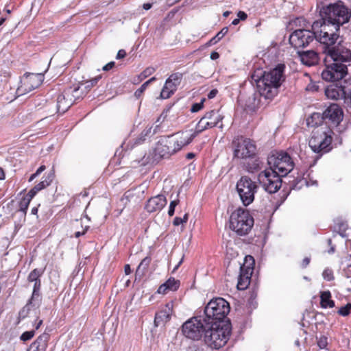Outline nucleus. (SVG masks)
Masks as SVG:
<instances>
[{
  "mask_svg": "<svg viewBox=\"0 0 351 351\" xmlns=\"http://www.w3.org/2000/svg\"><path fill=\"white\" fill-rule=\"evenodd\" d=\"M326 68L322 72V77L328 82L343 79L348 73L346 63L351 62V51L348 49L330 50L324 58Z\"/></svg>",
  "mask_w": 351,
  "mask_h": 351,
  "instance_id": "1",
  "label": "nucleus"
},
{
  "mask_svg": "<svg viewBox=\"0 0 351 351\" xmlns=\"http://www.w3.org/2000/svg\"><path fill=\"white\" fill-rule=\"evenodd\" d=\"M285 65L278 64L275 68L265 71L256 81L260 95L266 99H272L279 92V88L285 80Z\"/></svg>",
  "mask_w": 351,
  "mask_h": 351,
  "instance_id": "2",
  "label": "nucleus"
},
{
  "mask_svg": "<svg viewBox=\"0 0 351 351\" xmlns=\"http://www.w3.org/2000/svg\"><path fill=\"white\" fill-rule=\"evenodd\" d=\"M315 31V39L324 46V53L328 56L330 50L346 49L341 45L342 39L337 34L338 31L332 29V26L326 21H315L311 25Z\"/></svg>",
  "mask_w": 351,
  "mask_h": 351,
  "instance_id": "3",
  "label": "nucleus"
},
{
  "mask_svg": "<svg viewBox=\"0 0 351 351\" xmlns=\"http://www.w3.org/2000/svg\"><path fill=\"white\" fill-rule=\"evenodd\" d=\"M319 13L322 16L319 21H326L336 31H339V27L347 23L351 16L348 8L341 1L323 6Z\"/></svg>",
  "mask_w": 351,
  "mask_h": 351,
  "instance_id": "4",
  "label": "nucleus"
},
{
  "mask_svg": "<svg viewBox=\"0 0 351 351\" xmlns=\"http://www.w3.org/2000/svg\"><path fill=\"white\" fill-rule=\"evenodd\" d=\"M206 324L210 325V327L205 332V343L213 349H219L223 347L229 339L231 332L230 324L226 322Z\"/></svg>",
  "mask_w": 351,
  "mask_h": 351,
  "instance_id": "5",
  "label": "nucleus"
},
{
  "mask_svg": "<svg viewBox=\"0 0 351 351\" xmlns=\"http://www.w3.org/2000/svg\"><path fill=\"white\" fill-rule=\"evenodd\" d=\"M332 131L326 126L314 128L308 141L311 149L317 154L327 153L332 149Z\"/></svg>",
  "mask_w": 351,
  "mask_h": 351,
  "instance_id": "6",
  "label": "nucleus"
},
{
  "mask_svg": "<svg viewBox=\"0 0 351 351\" xmlns=\"http://www.w3.org/2000/svg\"><path fill=\"white\" fill-rule=\"evenodd\" d=\"M230 312V306L222 298L211 300L206 306L204 313L206 323L225 322L224 319Z\"/></svg>",
  "mask_w": 351,
  "mask_h": 351,
  "instance_id": "7",
  "label": "nucleus"
},
{
  "mask_svg": "<svg viewBox=\"0 0 351 351\" xmlns=\"http://www.w3.org/2000/svg\"><path fill=\"white\" fill-rule=\"evenodd\" d=\"M253 225L254 219L246 209L239 208L230 215V227L238 234H247L252 229Z\"/></svg>",
  "mask_w": 351,
  "mask_h": 351,
  "instance_id": "8",
  "label": "nucleus"
},
{
  "mask_svg": "<svg viewBox=\"0 0 351 351\" xmlns=\"http://www.w3.org/2000/svg\"><path fill=\"white\" fill-rule=\"evenodd\" d=\"M236 189L242 204L247 206L254 202L258 186L250 178L242 176L238 180Z\"/></svg>",
  "mask_w": 351,
  "mask_h": 351,
  "instance_id": "9",
  "label": "nucleus"
},
{
  "mask_svg": "<svg viewBox=\"0 0 351 351\" xmlns=\"http://www.w3.org/2000/svg\"><path fill=\"white\" fill-rule=\"evenodd\" d=\"M270 168L275 170L281 176H287L294 167V162L286 152H278L268 158Z\"/></svg>",
  "mask_w": 351,
  "mask_h": 351,
  "instance_id": "10",
  "label": "nucleus"
},
{
  "mask_svg": "<svg viewBox=\"0 0 351 351\" xmlns=\"http://www.w3.org/2000/svg\"><path fill=\"white\" fill-rule=\"evenodd\" d=\"M281 176L272 168L261 171L258 176V180L262 187L269 193L277 192L282 184Z\"/></svg>",
  "mask_w": 351,
  "mask_h": 351,
  "instance_id": "11",
  "label": "nucleus"
},
{
  "mask_svg": "<svg viewBox=\"0 0 351 351\" xmlns=\"http://www.w3.org/2000/svg\"><path fill=\"white\" fill-rule=\"evenodd\" d=\"M234 156L240 159L252 158L256 155V146L255 143L247 138L237 137L232 141Z\"/></svg>",
  "mask_w": 351,
  "mask_h": 351,
  "instance_id": "12",
  "label": "nucleus"
},
{
  "mask_svg": "<svg viewBox=\"0 0 351 351\" xmlns=\"http://www.w3.org/2000/svg\"><path fill=\"white\" fill-rule=\"evenodd\" d=\"M206 328L202 321L193 317L186 321L182 326L183 335L193 341H199L205 335Z\"/></svg>",
  "mask_w": 351,
  "mask_h": 351,
  "instance_id": "13",
  "label": "nucleus"
},
{
  "mask_svg": "<svg viewBox=\"0 0 351 351\" xmlns=\"http://www.w3.org/2000/svg\"><path fill=\"white\" fill-rule=\"evenodd\" d=\"M325 95L328 99L343 100L344 103L351 105V83L344 82L343 84H333L325 89Z\"/></svg>",
  "mask_w": 351,
  "mask_h": 351,
  "instance_id": "14",
  "label": "nucleus"
},
{
  "mask_svg": "<svg viewBox=\"0 0 351 351\" xmlns=\"http://www.w3.org/2000/svg\"><path fill=\"white\" fill-rule=\"evenodd\" d=\"M43 273V271L41 269H34L29 274L28 280L29 282H34V284L32 295L23 311H24L25 308L29 311L30 306H34L35 308H38L40 306L41 303V297L39 293L41 286L40 277L42 276Z\"/></svg>",
  "mask_w": 351,
  "mask_h": 351,
  "instance_id": "15",
  "label": "nucleus"
},
{
  "mask_svg": "<svg viewBox=\"0 0 351 351\" xmlns=\"http://www.w3.org/2000/svg\"><path fill=\"white\" fill-rule=\"evenodd\" d=\"M315 38V31L304 28L295 30L289 36V43L294 48L305 47Z\"/></svg>",
  "mask_w": 351,
  "mask_h": 351,
  "instance_id": "16",
  "label": "nucleus"
},
{
  "mask_svg": "<svg viewBox=\"0 0 351 351\" xmlns=\"http://www.w3.org/2000/svg\"><path fill=\"white\" fill-rule=\"evenodd\" d=\"M44 75L42 73H27L22 77L21 84L17 88L20 95L27 94L38 88L43 82Z\"/></svg>",
  "mask_w": 351,
  "mask_h": 351,
  "instance_id": "17",
  "label": "nucleus"
},
{
  "mask_svg": "<svg viewBox=\"0 0 351 351\" xmlns=\"http://www.w3.org/2000/svg\"><path fill=\"white\" fill-rule=\"evenodd\" d=\"M154 152L159 158H168L177 151L170 136H168L160 138L156 145Z\"/></svg>",
  "mask_w": 351,
  "mask_h": 351,
  "instance_id": "18",
  "label": "nucleus"
},
{
  "mask_svg": "<svg viewBox=\"0 0 351 351\" xmlns=\"http://www.w3.org/2000/svg\"><path fill=\"white\" fill-rule=\"evenodd\" d=\"M182 78V74L175 73L171 74L166 80L165 85L160 93V97L162 99L169 98L177 90L180 84Z\"/></svg>",
  "mask_w": 351,
  "mask_h": 351,
  "instance_id": "19",
  "label": "nucleus"
},
{
  "mask_svg": "<svg viewBox=\"0 0 351 351\" xmlns=\"http://www.w3.org/2000/svg\"><path fill=\"white\" fill-rule=\"evenodd\" d=\"M177 152L190 144L197 136L193 130H184L169 136Z\"/></svg>",
  "mask_w": 351,
  "mask_h": 351,
  "instance_id": "20",
  "label": "nucleus"
},
{
  "mask_svg": "<svg viewBox=\"0 0 351 351\" xmlns=\"http://www.w3.org/2000/svg\"><path fill=\"white\" fill-rule=\"evenodd\" d=\"M324 117L330 125L336 127L343 120V110L337 104H331L324 110Z\"/></svg>",
  "mask_w": 351,
  "mask_h": 351,
  "instance_id": "21",
  "label": "nucleus"
},
{
  "mask_svg": "<svg viewBox=\"0 0 351 351\" xmlns=\"http://www.w3.org/2000/svg\"><path fill=\"white\" fill-rule=\"evenodd\" d=\"M173 302H167L161 310L156 313L154 324L156 326L165 324L169 321L171 316L173 313Z\"/></svg>",
  "mask_w": 351,
  "mask_h": 351,
  "instance_id": "22",
  "label": "nucleus"
},
{
  "mask_svg": "<svg viewBox=\"0 0 351 351\" xmlns=\"http://www.w3.org/2000/svg\"><path fill=\"white\" fill-rule=\"evenodd\" d=\"M167 204V199L163 195H158L149 198L145 206V209L148 213H155L160 211Z\"/></svg>",
  "mask_w": 351,
  "mask_h": 351,
  "instance_id": "23",
  "label": "nucleus"
},
{
  "mask_svg": "<svg viewBox=\"0 0 351 351\" xmlns=\"http://www.w3.org/2000/svg\"><path fill=\"white\" fill-rule=\"evenodd\" d=\"M298 53L302 63L306 66H313L319 62L318 53L313 50L298 51Z\"/></svg>",
  "mask_w": 351,
  "mask_h": 351,
  "instance_id": "24",
  "label": "nucleus"
},
{
  "mask_svg": "<svg viewBox=\"0 0 351 351\" xmlns=\"http://www.w3.org/2000/svg\"><path fill=\"white\" fill-rule=\"evenodd\" d=\"M252 269L250 267H241L240 275L238 278L237 288L239 290H245L250 283Z\"/></svg>",
  "mask_w": 351,
  "mask_h": 351,
  "instance_id": "25",
  "label": "nucleus"
},
{
  "mask_svg": "<svg viewBox=\"0 0 351 351\" xmlns=\"http://www.w3.org/2000/svg\"><path fill=\"white\" fill-rule=\"evenodd\" d=\"M180 285V282L179 280H176L174 278L171 277L158 287L157 293L164 295L167 293L169 291H176L178 289Z\"/></svg>",
  "mask_w": 351,
  "mask_h": 351,
  "instance_id": "26",
  "label": "nucleus"
},
{
  "mask_svg": "<svg viewBox=\"0 0 351 351\" xmlns=\"http://www.w3.org/2000/svg\"><path fill=\"white\" fill-rule=\"evenodd\" d=\"M49 338V336L47 333L40 335L31 345V348L34 349V351H45Z\"/></svg>",
  "mask_w": 351,
  "mask_h": 351,
  "instance_id": "27",
  "label": "nucleus"
},
{
  "mask_svg": "<svg viewBox=\"0 0 351 351\" xmlns=\"http://www.w3.org/2000/svg\"><path fill=\"white\" fill-rule=\"evenodd\" d=\"M324 120H325L324 117V114H321L319 112H315L307 118L306 124L308 128H317L324 126L322 125Z\"/></svg>",
  "mask_w": 351,
  "mask_h": 351,
  "instance_id": "28",
  "label": "nucleus"
},
{
  "mask_svg": "<svg viewBox=\"0 0 351 351\" xmlns=\"http://www.w3.org/2000/svg\"><path fill=\"white\" fill-rule=\"evenodd\" d=\"M72 105L71 99H67L64 94H60L57 97V110L59 113H64Z\"/></svg>",
  "mask_w": 351,
  "mask_h": 351,
  "instance_id": "29",
  "label": "nucleus"
},
{
  "mask_svg": "<svg viewBox=\"0 0 351 351\" xmlns=\"http://www.w3.org/2000/svg\"><path fill=\"white\" fill-rule=\"evenodd\" d=\"M331 293L329 291L320 292V305L322 308H332L335 306V302L331 300Z\"/></svg>",
  "mask_w": 351,
  "mask_h": 351,
  "instance_id": "30",
  "label": "nucleus"
},
{
  "mask_svg": "<svg viewBox=\"0 0 351 351\" xmlns=\"http://www.w3.org/2000/svg\"><path fill=\"white\" fill-rule=\"evenodd\" d=\"M212 128H214V123L209 122L204 117H203L197 123L193 132L195 133V135L197 136L202 132Z\"/></svg>",
  "mask_w": 351,
  "mask_h": 351,
  "instance_id": "31",
  "label": "nucleus"
},
{
  "mask_svg": "<svg viewBox=\"0 0 351 351\" xmlns=\"http://www.w3.org/2000/svg\"><path fill=\"white\" fill-rule=\"evenodd\" d=\"M204 117L209 122L213 123L214 127H215L222 120L221 115L218 111L214 110L206 112Z\"/></svg>",
  "mask_w": 351,
  "mask_h": 351,
  "instance_id": "32",
  "label": "nucleus"
},
{
  "mask_svg": "<svg viewBox=\"0 0 351 351\" xmlns=\"http://www.w3.org/2000/svg\"><path fill=\"white\" fill-rule=\"evenodd\" d=\"M156 69L154 67L149 66L146 68L143 72H141L136 77L134 78L133 82L138 84L142 80H145L149 75H152L155 72Z\"/></svg>",
  "mask_w": 351,
  "mask_h": 351,
  "instance_id": "33",
  "label": "nucleus"
},
{
  "mask_svg": "<svg viewBox=\"0 0 351 351\" xmlns=\"http://www.w3.org/2000/svg\"><path fill=\"white\" fill-rule=\"evenodd\" d=\"M32 198L27 194L21 199L19 202V210L22 212L24 215L26 214L27 210L29 205Z\"/></svg>",
  "mask_w": 351,
  "mask_h": 351,
  "instance_id": "34",
  "label": "nucleus"
},
{
  "mask_svg": "<svg viewBox=\"0 0 351 351\" xmlns=\"http://www.w3.org/2000/svg\"><path fill=\"white\" fill-rule=\"evenodd\" d=\"M53 179V173L49 174L44 180H43V181L40 182L38 184H37L38 187L40 188V190L45 189L47 186H48L51 184Z\"/></svg>",
  "mask_w": 351,
  "mask_h": 351,
  "instance_id": "35",
  "label": "nucleus"
},
{
  "mask_svg": "<svg viewBox=\"0 0 351 351\" xmlns=\"http://www.w3.org/2000/svg\"><path fill=\"white\" fill-rule=\"evenodd\" d=\"M11 77V71L10 69L5 67L0 71L1 81L8 82Z\"/></svg>",
  "mask_w": 351,
  "mask_h": 351,
  "instance_id": "36",
  "label": "nucleus"
},
{
  "mask_svg": "<svg viewBox=\"0 0 351 351\" xmlns=\"http://www.w3.org/2000/svg\"><path fill=\"white\" fill-rule=\"evenodd\" d=\"M150 263L151 258L149 257H145V258H143L138 267L137 271H140L141 270L142 272L143 273L145 271L147 270Z\"/></svg>",
  "mask_w": 351,
  "mask_h": 351,
  "instance_id": "37",
  "label": "nucleus"
},
{
  "mask_svg": "<svg viewBox=\"0 0 351 351\" xmlns=\"http://www.w3.org/2000/svg\"><path fill=\"white\" fill-rule=\"evenodd\" d=\"M228 32V27H223L222 29L210 40V42L213 43H217Z\"/></svg>",
  "mask_w": 351,
  "mask_h": 351,
  "instance_id": "38",
  "label": "nucleus"
},
{
  "mask_svg": "<svg viewBox=\"0 0 351 351\" xmlns=\"http://www.w3.org/2000/svg\"><path fill=\"white\" fill-rule=\"evenodd\" d=\"M350 311H351V304L348 303L346 306H341V308H339L337 313L339 315L345 317L350 314Z\"/></svg>",
  "mask_w": 351,
  "mask_h": 351,
  "instance_id": "39",
  "label": "nucleus"
},
{
  "mask_svg": "<svg viewBox=\"0 0 351 351\" xmlns=\"http://www.w3.org/2000/svg\"><path fill=\"white\" fill-rule=\"evenodd\" d=\"M322 276L324 280L327 281H331L334 280L333 271L331 269L326 268L322 273Z\"/></svg>",
  "mask_w": 351,
  "mask_h": 351,
  "instance_id": "40",
  "label": "nucleus"
},
{
  "mask_svg": "<svg viewBox=\"0 0 351 351\" xmlns=\"http://www.w3.org/2000/svg\"><path fill=\"white\" fill-rule=\"evenodd\" d=\"M35 335L34 330L24 332L20 337L21 341H26L31 339Z\"/></svg>",
  "mask_w": 351,
  "mask_h": 351,
  "instance_id": "41",
  "label": "nucleus"
},
{
  "mask_svg": "<svg viewBox=\"0 0 351 351\" xmlns=\"http://www.w3.org/2000/svg\"><path fill=\"white\" fill-rule=\"evenodd\" d=\"M101 75H97V76L90 79V80L86 81L85 82L86 87V88L93 87L98 83V82L101 80Z\"/></svg>",
  "mask_w": 351,
  "mask_h": 351,
  "instance_id": "42",
  "label": "nucleus"
},
{
  "mask_svg": "<svg viewBox=\"0 0 351 351\" xmlns=\"http://www.w3.org/2000/svg\"><path fill=\"white\" fill-rule=\"evenodd\" d=\"M204 99H202L200 102L193 104L191 108V111L192 112H197L202 110L204 107Z\"/></svg>",
  "mask_w": 351,
  "mask_h": 351,
  "instance_id": "43",
  "label": "nucleus"
},
{
  "mask_svg": "<svg viewBox=\"0 0 351 351\" xmlns=\"http://www.w3.org/2000/svg\"><path fill=\"white\" fill-rule=\"evenodd\" d=\"M178 204H179L178 199L173 200L170 202L169 208V210H168V214L169 216L171 217L174 215L175 208Z\"/></svg>",
  "mask_w": 351,
  "mask_h": 351,
  "instance_id": "44",
  "label": "nucleus"
},
{
  "mask_svg": "<svg viewBox=\"0 0 351 351\" xmlns=\"http://www.w3.org/2000/svg\"><path fill=\"white\" fill-rule=\"evenodd\" d=\"M327 345H328L327 337H326L324 336L320 337L317 341V346L319 347V348L324 349L326 348Z\"/></svg>",
  "mask_w": 351,
  "mask_h": 351,
  "instance_id": "45",
  "label": "nucleus"
},
{
  "mask_svg": "<svg viewBox=\"0 0 351 351\" xmlns=\"http://www.w3.org/2000/svg\"><path fill=\"white\" fill-rule=\"evenodd\" d=\"M147 86H148V82L143 83L141 86V87L135 91V93H134L135 97L137 98L140 97L141 96V95L143 94V93L145 90V89L147 88Z\"/></svg>",
  "mask_w": 351,
  "mask_h": 351,
  "instance_id": "46",
  "label": "nucleus"
},
{
  "mask_svg": "<svg viewBox=\"0 0 351 351\" xmlns=\"http://www.w3.org/2000/svg\"><path fill=\"white\" fill-rule=\"evenodd\" d=\"M41 191L40 188L38 187V185L36 184L34 188H32L27 194L29 195L32 199L36 195V194Z\"/></svg>",
  "mask_w": 351,
  "mask_h": 351,
  "instance_id": "47",
  "label": "nucleus"
},
{
  "mask_svg": "<svg viewBox=\"0 0 351 351\" xmlns=\"http://www.w3.org/2000/svg\"><path fill=\"white\" fill-rule=\"evenodd\" d=\"M41 191L40 188L38 187V185L36 184L34 188H32L27 194L29 195L32 199L36 195V194Z\"/></svg>",
  "mask_w": 351,
  "mask_h": 351,
  "instance_id": "48",
  "label": "nucleus"
},
{
  "mask_svg": "<svg viewBox=\"0 0 351 351\" xmlns=\"http://www.w3.org/2000/svg\"><path fill=\"white\" fill-rule=\"evenodd\" d=\"M151 133V128L148 129V130H144L142 133H141V137H140L139 138L136 139V143H140L141 141H143L145 140V136H147L149 134Z\"/></svg>",
  "mask_w": 351,
  "mask_h": 351,
  "instance_id": "49",
  "label": "nucleus"
},
{
  "mask_svg": "<svg viewBox=\"0 0 351 351\" xmlns=\"http://www.w3.org/2000/svg\"><path fill=\"white\" fill-rule=\"evenodd\" d=\"M115 65V62L112 61L106 64L105 66H103L102 70L104 71H108L111 70Z\"/></svg>",
  "mask_w": 351,
  "mask_h": 351,
  "instance_id": "50",
  "label": "nucleus"
},
{
  "mask_svg": "<svg viewBox=\"0 0 351 351\" xmlns=\"http://www.w3.org/2000/svg\"><path fill=\"white\" fill-rule=\"evenodd\" d=\"M254 167H250L251 170L250 171L251 172H254L256 171H258L259 169H261V162L259 160H256L255 162H254Z\"/></svg>",
  "mask_w": 351,
  "mask_h": 351,
  "instance_id": "51",
  "label": "nucleus"
},
{
  "mask_svg": "<svg viewBox=\"0 0 351 351\" xmlns=\"http://www.w3.org/2000/svg\"><path fill=\"white\" fill-rule=\"evenodd\" d=\"M237 16H238V19H239V20L244 21L247 19V15L243 11H239L237 13Z\"/></svg>",
  "mask_w": 351,
  "mask_h": 351,
  "instance_id": "52",
  "label": "nucleus"
},
{
  "mask_svg": "<svg viewBox=\"0 0 351 351\" xmlns=\"http://www.w3.org/2000/svg\"><path fill=\"white\" fill-rule=\"evenodd\" d=\"M126 56V52L123 49H120L116 56L117 59H121L123 58Z\"/></svg>",
  "mask_w": 351,
  "mask_h": 351,
  "instance_id": "53",
  "label": "nucleus"
},
{
  "mask_svg": "<svg viewBox=\"0 0 351 351\" xmlns=\"http://www.w3.org/2000/svg\"><path fill=\"white\" fill-rule=\"evenodd\" d=\"M88 226H86V228H84L82 232H81V231H77V232L75 233V237L76 238H78V237H80V236L85 234H86V232H87V230H88Z\"/></svg>",
  "mask_w": 351,
  "mask_h": 351,
  "instance_id": "54",
  "label": "nucleus"
},
{
  "mask_svg": "<svg viewBox=\"0 0 351 351\" xmlns=\"http://www.w3.org/2000/svg\"><path fill=\"white\" fill-rule=\"evenodd\" d=\"M182 223H183V222H182V221L181 219V217H176L174 218L173 221V224L174 226H179L180 224H182Z\"/></svg>",
  "mask_w": 351,
  "mask_h": 351,
  "instance_id": "55",
  "label": "nucleus"
},
{
  "mask_svg": "<svg viewBox=\"0 0 351 351\" xmlns=\"http://www.w3.org/2000/svg\"><path fill=\"white\" fill-rule=\"evenodd\" d=\"M310 261H311L310 258L305 257L302 261V267H306L308 266V265L310 263Z\"/></svg>",
  "mask_w": 351,
  "mask_h": 351,
  "instance_id": "56",
  "label": "nucleus"
},
{
  "mask_svg": "<svg viewBox=\"0 0 351 351\" xmlns=\"http://www.w3.org/2000/svg\"><path fill=\"white\" fill-rule=\"evenodd\" d=\"M217 93V90L215 89H213L210 91V93L208 95V97L209 99L214 98L216 96Z\"/></svg>",
  "mask_w": 351,
  "mask_h": 351,
  "instance_id": "57",
  "label": "nucleus"
},
{
  "mask_svg": "<svg viewBox=\"0 0 351 351\" xmlns=\"http://www.w3.org/2000/svg\"><path fill=\"white\" fill-rule=\"evenodd\" d=\"M295 23H304V27H307V25L305 24L306 23V20L302 18V17H299V18H297L296 20L295 21Z\"/></svg>",
  "mask_w": 351,
  "mask_h": 351,
  "instance_id": "58",
  "label": "nucleus"
},
{
  "mask_svg": "<svg viewBox=\"0 0 351 351\" xmlns=\"http://www.w3.org/2000/svg\"><path fill=\"white\" fill-rule=\"evenodd\" d=\"M219 58V54L216 51H213L210 53V58L213 60H215Z\"/></svg>",
  "mask_w": 351,
  "mask_h": 351,
  "instance_id": "59",
  "label": "nucleus"
},
{
  "mask_svg": "<svg viewBox=\"0 0 351 351\" xmlns=\"http://www.w3.org/2000/svg\"><path fill=\"white\" fill-rule=\"evenodd\" d=\"M46 169L45 165H41L35 172L38 176H39L43 171Z\"/></svg>",
  "mask_w": 351,
  "mask_h": 351,
  "instance_id": "60",
  "label": "nucleus"
},
{
  "mask_svg": "<svg viewBox=\"0 0 351 351\" xmlns=\"http://www.w3.org/2000/svg\"><path fill=\"white\" fill-rule=\"evenodd\" d=\"M124 271L126 275H129L131 273V269H130V266L129 265H125Z\"/></svg>",
  "mask_w": 351,
  "mask_h": 351,
  "instance_id": "61",
  "label": "nucleus"
},
{
  "mask_svg": "<svg viewBox=\"0 0 351 351\" xmlns=\"http://www.w3.org/2000/svg\"><path fill=\"white\" fill-rule=\"evenodd\" d=\"M143 8L145 10H149L152 8V4L149 3H144L143 5Z\"/></svg>",
  "mask_w": 351,
  "mask_h": 351,
  "instance_id": "62",
  "label": "nucleus"
},
{
  "mask_svg": "<svg viewBox=\"0 0 351 351\" xmlns=\"http://www.w3.org/2000/svg\"><path fill=\"white\" fill-rule=\"evenodd\" d=\"M186 157L187 159L191 160L195 157V154L192 152L188 153Z\"/></svg>",
  "mask_w": 351,
  "mask_h": 351,
  "instance_id": "63",
  "label": "nucleus"
},
{
  "mask_svg": "<svg viewBox=\"0 0 351 351\" xmlns=\"http://www.w3.org/2000/svg\"><path fill=\"white\" fill-rule=\"evenodd\" d=\"M188 217H189L188 214H187V213H186V214L184 215V217H183L182 218H181V219H182V221L183 223H186V222H187V221H188Z\"/></svg>",
  "mask_w": 351,
  "mask_h": 351,
  "instance_id": "64",
  "label": "nucleus"
}]
</instances>
